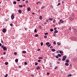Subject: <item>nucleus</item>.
<instances>
[{
  "label": "nucleus",
  "instance_id": "1",
  "mask_svg": "<svg viewBox=\"0 0 77 77\" xmlns=\"http://www.w3.org/2000/svg\"><path fill=\"white\" fill-rule=\"evenodd\" d=\"M70 39L71 40H72V41H75V40H76V38L74 36L71 37Z\"/></svg>",
  "mask_w": 77,
  "mask_h": 77
},
{
  "label": "nucleus",
  "instance_id": "2",
  "mask_svg": "<svg viewBox=\"0 0 77 77\" xmlns=\"http://www.w3.org/2000/svg\"><path fill=\"white\" fill-rule=\"evenodd\" d=\"M14 14H13L11 16V18L12 20L14 19Z\"/></svg>",
  "mask_w": 77,
  "mask_h": 77
},
{
  "label": "nucleus",
  "instance_id": "3",
  "mask_svg": "<svg viewBox=\"0 0 77 77\" xmlns=\"http://www.w3.org/2000/svg\"><path fill=\"white\" fill-rule=\"evenodd\" d=\"M2 32H3V33H5L6 32V29H5V28H4L2 30Z\"/></svg>",
  "mask_w": 77,
  "mask_h": 77
},
{
  "label": "nucleus",
  "instance_id": "4",
  "mask_svg": "<svg viewBox=\"0 0 77 77\" xmlns=\"http://www.w3.org/2000/svg\"><path fill=\"white\" fill-rule=\"evenodd\" d=\"M2 48L5 51H6V50H7V48L5 47H3Z\"/></svg>",
  "mask_w": 77,
  "mask_h": 77
},
{
  "label": "nucleus",
  "instance_id": "5",
  "mask_svg": "<svg viewBox=\"0 0 77 77\" xmlns=\"http://www.w3.org/2000/svg\"><path fill=\"white\" fill-rule=\"evenodd\" d=\"M74 32L76 34H77V29H75L74 31Z\"/></svg>",
  "mask_w": 77,
  "mask_h": 77
},
{
  "label": "nucleus",
  "instance_id": "6",
  "mask_svg": "<svg viewBox=\"0 0 77 77\" xmlns=\"http://www.w3.org/2000/svg\"><path fill=\"white\" fill-rule=\"evenodd\" d=\"M18 12L19 14H21L22 13V11L21 10H19Z\"/></svg>",
  "mask_w": 77,
  "mask_h": 77
},
{
  "label": "nucleus",
  "instance_id": "7",
  "mask_svg": "<svg viewBox=\"0 0 77 77\" xmlns=\"http://www.w3.org/2000/svg\"><path fill=\"white\" fill-rule=\"evenodd\" d=\"M27 11H30V10H31L30 8V7H28V8H27Z\"/></svg>",
  "mask_w": 77,
  "mask_h": 77
},
{
  "label": "nucleus",
  "instance_id": "8",
  "mask_svg": "<svg viewBox=\"0 0 77 77\" xmlns=\"http://www.w3.org/2000/svg\"><path fill=\"white\" fill-rule=\"evenodd\" d=\"M65 65L66 66H68L69 65V64L68 63H65Z\"/></svg>",
  "mask_w": 77,
  "mask_h": 77
},
{
  "label": "nucleus",
  "instance_id": "9",
  "mask_svg": "<svg viewBox=\"0 0 77 77\" xmlns=\"http://www.w3.org/2000/svg\"><path fill=\"white\" fill-rule=\"evenodd\" d=\"M60 21L61 23H63L64 21H63V20H62L61 19L60 20Z\"/></svg>",
  "mask_w": 77,
  "mask_h": 77
},
{
  "label": "nucleus",
  "instance_id": "10",
  "mask_svg": "<svg viewBox=\"0 0 77 77\" xmlns=\"http://www.w3.org/2000/svg\"><path fill=\"white\" fill-rule=\"evenodd\" d=\"M72 17H73V18H74L75 17V15L74 14L72 13Z\"/></svg>",
  "mask_w": 77,
  "mask_h": 77
},
{
  "label": "nucleus",
  "instance_id": "11",
  "mask_svg": "<svg viewBox=\"0 0 77 77\" xmlns=\"http://www.w3.org/2000/svg\"><path fill=\"white\" fill-rule=\"evenodd\" d=\"M49 21H53V18H49Z\"/></svg>",
  "mask_w": 77,
  "mask_h": 77
},
{
  "label": "nucleus",
  "instance_id": "12",
  "mask_svg": "<svg viewBox=\"0 0 77 77\" xmlns=\"http://www.w3.org/2000/svg\"><path fill=\"white\" fill-rule=\"evenodd\" d=\"M66 55H64L63 57V58L66 59Z\"/></svg>",
  "mask_w": 77,
  "mask_h": 77
},
{
  "label": "nucleus",
  "instance_id": "13",
  "mask_svg": "<svg viewBox=\"0 0 77 77\" xmlns=\"http://www.w3.org/2000/svg\"><path fill=\"white\" fill-rule=\"evenodd\" d=\"M18 60L17 59H15V62H16V63L18 62Z\"/></svg>",
  "mask_w": 77,
  "mask_h": 77
},
{
  "label": "nucleus",
  "instance_id": "14",
  "mask_svg": "<svg viewBox=\"0 0 77 77\" xmlns=\"http://www.w3.org/2000/svg\"><path fill=\"white\" fill-rule=\"evenodd\" d=\"M37 69H40V67L39 66H38L36 67Z\"/></svg>",
  "mask_w": 77,
  "mask_h": 77
},
{
  "label": "nucleus",
  "instance_id": "15",
  "mask_svg": "<svg viewBox=\"0 0 77 77\" xmlns=\"http://www.w3.org/2000/svg\"><path fill=\"white\" fill-rule=\"evenodd\" d=\"M58 33V31L56 30L54 31V33Z\"/></svg>",
  "mask_w": 77,
  "mask_h": 77
},
{
  "label": "nucleus",
  "instance_id": "16",
  "mask_svg": "<svg viewBox=\"0 0 77 77\" xmlns=\"http://www.w3.org/2000/svg\"><path fill=\"white\" fill-rule=\"evenodd\" d=\"M39 19H40V20H42V16H40L39 17Z\"/></svg>",
  "mask_w": 77,
  "mask_h": 77
},
{
  "label": "nucleus",
  "instance_id": "17",
  "mask_svg": "<svg viewBox=\"0 0 77 77\" xmlns=\"http://www.w3.org/2000/svg\"><path fill=\"white\" fill-rule=\"evenodd\" d=\"M19 7L20 8H23V6L22 5H19Z\"/></svg>",
  "mask_w": 77,
  "mask_h": 77
},
{
  "label": "nucleus",
  "instance_id": "18",
  "mask_svg": "<svg viewBox=\"0 0 77 77\" xmlns=\"http://www.w3.org/2000/svg\"><path fill=\"white\" fill-rule=\"evenodd\" d=\"M51 50V51H53V52L55 51V49H52Z\"/></svg>",
  "mask_w": 77,
  "mask_h": 77
},
{
  "label": "nucleus",
  "instance_id": "19",
  "mask_svg": "<svg viewBox=\"0 0 77 77\" xmlns=\"http://www.w3.org/2000/svg\"><path fill=\"white\" fill-rule=\"evenodd\" d=\"M66 62L67 63H69V60H66Z\"/></svg>",
  "mask_w": 77,
  "mask_h": 77
},
{
  "label": "nucleus",
  "instance_id": "20",
  "mask_svg": "<svg viewBox=\"0 0 77 77\" xmlns=\"http://www.w3.org/2000/svg\"><path fill=\"white\" fill-rule=\"evenodd\" d=\"M50 44V43L49 42H47L46 43V45H49Z\"/></svg>",
  "mask_w": 77,
  "mask_h": 77
},
{
  "label": "nucleus",
  "instance_id": "21",
  "mask_svg": "<svg viewBox=\"0 0 77 77\" xmlns=\"http://www.w3.org/2000/svg\"><path fill=\"white\" fill-rule=\"evenodd\" d=\"M57 44H58V45H60L61 43L60 42H58Z\"/></svg>",
  "mask_w": 77,
  "mask_h": 77
},
{
  "label": "nucleus",
  "instance_id": "22",
  "mask_svg": "<svg viewBox=\"0 0 77 77\" xmlns=\"http://www.w3.org/2000/svg\"><path fill=\"white\" fill-rule=\"evenodd\" d=\"M45 6H42L41 7V9H44V8H45Z\"/></svg>",
  "mask_w": 77,
  "mask_h": 77
},
{
  "label": "nucleus",
  "instance_id": "23",
  "mask_svg": "<svg viewBox=\"0 0 77 77\" xmlns=\"http://www.w3.org/2000/svg\"><path fill=\"white\" fill-rule=\"evenodd\" d=\"M68 77H71L72 76V74H70L67 75Z\"/></svg>",
  "mask_w": 77,
  "mask_h": 77
},
{
  "label": "nucleus",
  "instance_id": "24",
  "mask_svg": "<svg viewBox=\"0 0 77 77\" xmlns=\"http://www.w3.org/2000/svg\"><path fill=\"white\" fill-rule=\"evenodd\" d=\"M59 52H60V53H61V54L63 53V52L62 51H60Z\"/></svg>",
  "mask_w": 77,
  "mask_h": 77
},
{
  "label": "nucleus",
  "instance_id": "25",
  "mask_svg": "<svg viewBox=\"0 0 77 77\" xmlns=\"http://www.w3.org/2000/svg\"><path fill=\"white\" fill-rule=\"evenodd\" d=\"M13 4H14V5H16L17 4V2L15 1H14L13 2Z\"/></svg>",
  "mask_w": 77,
  "mask_h": 77
},
{
  "label": "nucleus",
  "instance_id": "26",
  "mask_svg": "<svg viewBox=\"0 0 77 77\" xmlns=\"http://www.w3.org/2000/svg\"><path fill=\"white\" fill-rule=\"evenodd\" d=\"M53 30H53V29H50V32H53Z\"/></svg>",
  "mask_w": 77,
  "mask_h": 77
},
{
  "label": "nucleus",
  "instance_id": "27",
  "mask_svg": "<svg viewBox=\"0 0 77 77\" xmlns=\"http://www.w3.org/2000/svg\"><path fill=\"white\" fill-rule=\"evenodd\" d=\"M23 53H26V51H22Z\"/></svg>",
  "mask_w": 77,
  "mask_h": 77
},
{
  "label": "nucleus",
  "instance_id": "28",
  "mask_svg": "<svg viewBox=\"0 0 77 77\" xmlns=\"http://www.w3.org/2000/svg\"><path fill=\"white\" fill-rule=\"evenodd\" d=\"M39 59H43V57H39L38 58Z\"/></svg>",
  "mask_w": 77,
  "mask_h": 77
},
{
  "label": "nucleus",
  "instance_id": "29",
  "mask_svg": "<svg viewBox=\"0 0 77 77\" xmlns=\"http://www.w3.org/2000/svg\"><path fill=\"white\" fill-rule=\"evenodd\" d=\"M43 42H41V46H42V45H43Z\"/></svg>",
  "mask_w": 77,
  "mask_h": 77
},
{
  "label": "nucleus",
  "instance_id": "30",
  "mask_svg": "<svg viewBox=\"0 0 77 77\" xmlns=\"http://www.w3.org/2000/svg\"><path fill=\"white\" fill-rule=\"evenodd\" d=\"M34 32L35 33H36L37 32V30H36V29H35L34 30Z\"/></svg>",
  "mask_w": 77,
  "mask_h": 77
},
{
  "label": "nucleus",
  "instance_id": "31",
  "mask_svg": "<svg viewBox=\"0 0 77 77\" xmlns=\"http://www.w3.org/2000/svg\"><path fill=\"white\" fill-rule=\"evenodd\" d=\"M66 60V59H65V58H63L62 59L63 61H65V60Z\"/></svg>",
  "mask_w": 77,
  "mask_h": 77
},
{
  "label": "nucleus",
  "instance_id": "32",
  "mask_svg": "<svg viewBox=\"0 0 77 77\" xmlns=\"http://www.w3.org/2000/svg\"><path fill=\"white\" fill-rule=\"evenodd\" d=\"M8 64V62H6L5 63V64L6 65H7Z\"/></svg>",
  "mask_w": 77,
  "mask_h": 77
},
{
  "label": "nucleus",
  "instance_id": "33",
  "mask_svg": "<svg viewBox=\"0 0 77 77\" xmlns=\"http://www.w3.org/2000/svg\"><path fill=\"white\" fill-rule=\"evenodd\" d=\"M44 38H45V39H46V38H47V35H45L44 36Z\"/></svg>",
  "mask_w": 77,
  "mask_h": 77
},
{
  "label": "nucleus",
  "instance_id": "34",
  "mask_svg": "<svg viewBox=\"0 0 77 77\" xmlns=\"http://www.w3.org/2000/svg\"><path fill=\"white\" fill-rule=\"evenodd\" d=\"M37 5H40V2H37Z\"/></svg>",
  "mask_w": 77,
  "mask_h": 77
},
{
  "label": "nucleus",
  "instance_id": "35",
  "mask_svg": "<svg viewBox=\"0 0 77 77\" xmlns=\"http://www.w3.org/2000/svg\"><path fill=\"white\" fill-rule=\"evenodd\" d=\"M58 56L59 57H61V55H60V54H58Z\"/></svg>",
  "mask_w": 77,
  "mask_h": 77
},
{
  "label": "nucleus",
  "instance_id": "36",
  "mask_svg": "<svg viewBox=\"0 0 77 77\" xmlns=\"http://www.w3.org/2000/svg\"><path fill=\"white\" fill-rule=\"evenodd\" d=\"M41 60H38V62H41Z\"/></svg>",
  "mask_w": 77,
  "mask_h": 77
},
{
  "label": "nucleus",
  "instance_id": "37",
  "mask_svg": "<svg viewBox=\"0 0 77 77\" xmlns=\"http://www.w3.org/2000/svg\"><path fill=\"white\" fill-rule=\"evenodd\" d=\"M38 63H35V65H38Z\"/></svg>",
  "mask_w": 77,
  "mask_h": 77
},
{
  "label": "nucleus",
  "instance_id": "38",
  "mask_svg": "<svg viewBox=\"0 0 77 77\" xmlns=\"http://www.w3.org/2000/svg\"><path fill=\"white\" fill-rule=\"evenodd\" d=\"M38 34H36V35H35V37H38Z\"/></svg>",
  "mask_w": 77,
  "mask_h": 77
},
{
  "label": "nucleus",
  "instance_id": "39",
  "mask_svg": "<svg viewBox=\"0 0 77 77\" xmlns=\"http://www.w3.org/2000/svg\"><path fill=\"white\" fill-rule=\"evenodd\" d=\"M27 64V63L26 62H24V65H26Z\"/></svg>",
  "mask_w": 77,
  "mask_h": 77
},
{
  "label": "nucleus",
  "instance_id": "40",
  "mask_svg": "<svg viewBox=\"0 0 77 77\" xmlns=\"http://www.w3.org/2000/svg\"><path fill=\"white\" fill-rule=\"evenodd\" d=\"M53 44H54V45H56V42L54 41V42H53Z\"/></svg>",
  "mask_w": 77,
  "mask_h": 77
},
{
  "label": "nucleus",
  "instance_id": "41",
  "mask_svg": "<svg viewBox=\"0 0 77 77\" xmlns=\"http://www.w3.org/2000/svg\"><path fill=\"white\" fill-rule=\"evenodd\" d=\"M56 58H57V59H58L59 58V56L57 55L56 56Z\"/></svg>",
  "mask_w": 77,
  "mask_h": 77
},
{
  "label": "nucleus",
  "instance_id": "42",
  "mask_svg": "<svg viewBox=\"0 0 77 77\" xmlns=\"http://www.w3.org/2000/svg\"><path fill=\"white\" fill-rule=\"evenodd\" d=\"M48 32H46L45 33V35H48Z\"/></svg>",
  "mask_w": 77,
  "mask_h": 77
},
{
  "label": "nucleus",
  "instance_id": "43",
  "mask_svg": "<svg viewBox=\"0 0 77 77\" xmlns=\"http://www.w3.org/2000/svg\"><path fill=\"white\" fill-rule=\"evenodd\" d=\"M14 54L15 55H17V53L16 52H15L14 53Z\"/></svg>",
  "mask_w": 77,
  "mask_h": 77
},
{
  "label": "nucleus",
  "instance_id": "44",
  "mask_svg": "<svg viewBox=\"0 0 77 77\" xmlns=\"http://www.w3.org/2000/svg\"><path fill=\"white\" fill-rule=\"evenodd\" d=\"M8 74H6L5 76V77H8Z\"/></svg>",
  "mask_w": 77,
  "mask_h": 77
},
{
  "label": "nucleus",
  "instance_id": "45",
  "mask_svg": "<svg viewBox=\"0 0 77 77\" xmlns=\"http://www.w3.org/2000/svg\"><path fill=\"white\" fill-rule=\"evenodd\" d=\"M47 46L48 47H50V46H51V44H49V45H48Z\"/></svg>",
  "mask_w": 77,
  "mask_h": 77
},
{
  "label": "nucleus",
  "instance_id": "46",
  "mask_svg": "<svg viewBox=\"0 0 77 77\" xmlns=\"http://www.w3.org/2000/svg\"><path fill=\"white\" fill-rule=\"evenodd\" d=\"M55 21H56V20L55 19H54L53 21V23H55Z\"/></svg>",
  "mask_w": 77,
  "mask_h": 77
},
{
  "label": "nucleus",
  "instance_id": "47",
  "mask_svg": "<svg viewBox=\"0 0 77 77\" xmlns=\"http://www.w3.org/2000/svg\"><path fill=\"white\" fill-rule=\"evenodd\" d=\"M24 29H25V30H27V28H25V27H24Z\"/></svg>",
  "mask_w": 77,
  "mask_h": 77
},
{
  "label": "nucleus",
  "instance_id": "48",
  "mask_svg": "<svg viewBox=\"0 0 77 77\" xmlns=\"http://www.w3.org/2000/svg\"><path fill=\"white\" fill-rule=\"evenodd\" d=\"M10 25L12 27L13 26V24L12 23H11Z\"/></svg>",
  "mask_w": 77,
  "mask_h": 77
},
{
  "label": "nucleus",
  "instance_id": "49",
  "mask_svg": "<svg viewBox=\"0 0 77 77\" xmlns=\"http://www.w3.org/2000/svg\"><path fill=\"white\" fill-rule=\"evenodd\" d=\"M59 5H60V3H58V5H57V6H59Z\"/></svg>",
  "mask_w": 77,
  "mask_h": 77
},
{
  "label": "nucleus",
  "instance_id": "50",
  "mask_svg": "<svg viewBox=\"0 0 77 77\" xmlns=\"http://www.w3.org/2000/svg\"><path fill=\"white\" fill-rule=\"evenodd\" d=\"M47 75H49L50 74V73L48 72H47Z\"/></svg>",
  "mask_w": 77,
  "mask_h": 77
},
{
  "label": "nucleus",
  "instance_id": "51",
  "mask_svg": "<svg viewBox=\"0 0 77 77\" xmlns=\"http://www.w3.org/2000/svg\"><path fill=\"white\" fill-rule=\"evenodd\" d=\"M56 53H59V51H56Z\"/></svg>",
  "mask_w": 77,
  "mask_h": 77
},
{
  "label": "nucleus",
  "instance_id": "52",
  "mask_svg": "<svg viewBox=\"0 0 77 77\" xmlns=\"http://www.w3.org/2000/svg\"><path fill=\"white\" fill-rule=\"evenodd\" d=\"M57 64H60V62L58 61V62H57Z\"/></svg>",
  "mask_w": 77,
  "mask_h": 77
},
{
  "label": "nucleus",
  "instance_id": "53",
  "mask_svg": "<svg viewBox=\"0 0 77 77\" xmlns=\"http://www.w3.org/2000/svg\"><path fill=\"white\" fill-rule=\"evenodd\" d=\"M61 60V59L60 58H59L58 60V61H60V60Z\"/></svg>",
  "mask_w": 77,
  "mask_h": 77
},
{
  "label": "nucleus",
  "instance_id": "54",
  "mask_svg": "<svg viewBox=\"0 0 77 77\" xmlns=\"http://www.w3.org/2000/svg\"><path fill=\"white\" fill-rule=\"evenodd\" d=\"M19 68H21V66H19Z\"/></svg>",
  "mask_w": 77,
  "mask_h": 77
},
{
  "label": "nucleus",
  "instance_id": "55",
  "mask_svg": "<svg viewBox=\"0 0 77 77\" xmlns=\"http://www.w3.org/2000/svg\"><path fill=\"white\" fill-rule=\"evenodd\" d=\"M57 66H56L55 68V69H57Z\"/></svg>",
  "mask_w": 77,
  "mask_h": 77
},
{
  "label": "nucleus",
  "instance_id": "56",
  "mask_svg": "<svg viewBox=\"0 0 77 77\" xmlns=\"http://www.w3.org/2000/svg\"><path fill=\"white\" fill-rule=\"evenodd\" d=\"M58 24L60 25V22H58Z\"/></svg>",
  "mask_w": 77,
  "mask_h": 77
},
{
  "label": "nucleus",
  "instance_id": "57",
  "mask_svg": "<svg viewBox=\"0 0 77 77\" xmlns=\"http://www.w3.org/2000/svg\"><path fill=\"white\" fill-rule=\"evenodd\" d=\"M56 29H57V28H54V30H56Z\"/></svg>",
  "mask_w": 77,
  "mask_h": 77
},
{
  "label": "nucleus",
  "instance_id": "58",
  "mask_svg": "<svg viewBox=\"0 0 77 77\" xmlns=\"http://www.w3.org/2000/svg\"><path fill=\"white\" fill-rule=\"evenodd\" d=\"M37 51H40V49H38L37 50Z\"/></svg>",
  "mask_w": 77,
  "mask_h": 77
},
{
  "label": "nucleus",
  "instance_id": "59",
  "mask_svg": "<svg viewBox=\"0 0 77 77\" xmlns=\"http://www.w3.org/2000/svg\"><path fill=\"white\" fill-rule=\"evenodd\" d=\"M1 42L2 44H3V40H1Z\"/></svg>",
  "mask_w": 77,
  "mask_h": 77
},
{
  "label": "nucleus",
  "instance_id": "60",
  "mask_svg": "<svg viewBox=\"0 0 77 77\" xmlns=\"http://www.w3.org/2000/svg\"><path fill=\"white\" fill-rule=\"evenodd\" d=\"M50 48H53V46H51V47H50Z\"/></svg>",
  "mask_w": 77,
  "mask_h": 77
},
{
  "label": "nucleus",
  "instance_id": "61",
  "mask_svg": "<svg viewBox=\"0 0 77 77\" xmlns=\"http://www.w3.org/2000/svg\"><path fill=\"white\" fill-rule=\"evenodd\" d=\"M53 35L54 36H56V34H53Z\"/></svg>",
  "mask_w": 77,
  "mask_h": 77
},
{
  "label": "nucleus",
  "instance_id": "62",
  "mask_svg": "<svg viewBox=\"0 0 77 77\" xmlns=\"http://www.w3.org/2000/svg\"><path fill=\"white\" fill-rule=\"evenodd\" d=\"M3 47H4V45H2V48H3Z\"/></svg>",
  "mask_w": 77,
  "mask_h": 77
},
{
  "label": "nucleus",
  "instance_id": "63",
  "mask_svg": "<svg viewBox=\"0 0 77 77\" xmlns=\"http://www.w3.org/2000/svg\"><path fill=\"white\" fill-rule=\"evenodd\" d=\"M3 54H4V55H5V54H6V52H4L3 53Z\"/></svg>",
  "mask_w": 77,
  "mask_h": 77
},
{
  "label": "nucleus",
  "instance_id": "64",
  "mask_svg": "<svg viewBox=\"0 0 77 77\" xmlns=\"http://www.w3.org/2000/svg\"><path fill=\"white\" fill-rule=\"evenodd\" d=\"M40 9H38V12H40Z\"/></svg>",
  "mask_w": 77,
  "mask_h": 77
}]
</instances>
